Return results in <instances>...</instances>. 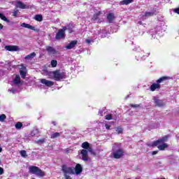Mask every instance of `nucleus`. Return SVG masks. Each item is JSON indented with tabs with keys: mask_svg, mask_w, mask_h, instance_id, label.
Listing matches in <instances>:
<instances>
[{
	"mask_svg": "<svg viewBox=\"0 0 179 179\" xmlns=\"http://www.w3.org/2000/svg\"><path fill=\"white\" fill-rule=\"evenodd\" d=\"M134 51H138L139 52V51H141V49L139 48H137L134 49Z\"/></svg>",
	"mask_w": 179,
	"mask_h": 179,
	"instance_id": "51",
	"label": "nucleus"
},
{
	"mask_svg": "<svg viewBox=\"0 0 179 179\" xmlns=\"http://www.w3.org/2000/svg\"><path fill=\"white\" fill-rule=\"evenodd\" d=\"M2 29H3V25H2V24H0V30H2Z\"/></svg>",
	"mask_w": 179,
	"mask_h": 179,
	"instance_id": "53",
	"label": "nucleus"
},
{
	"mask_svg": "<svg viewBox=\"0 0 179 179\" xmlns=\"http://www.w3.org/2000/svg\"><path fill=\"white\" fill-rule=\"evenodd\" d=\"M2 152V147H1V144H0V153Z\"/></svg>",
	"mask_w": 179,
	"mask_h": 179,
	"instance_id": "55",
	"label": "nucleus"
},
{
	"mask_svg": "<svg viewBox=\"0 0 179 179\" xmlns=\"http://www.w3.org/2000/svg\"><path fill=\"white\" fill-rule=\"evenodd\" d=\"M112 152L114 159H121L124 156V150L121 148V143H115L113 145Z\"/></svg>",
	"mask_w": 179,
	"mask_h": 179,
	"instance_id": "1",
	"label": "nucleus"
},
{
	"mask_svg": "<svg viewBox=\"0 0 179 179\" xmlns=\"http://www.w3.org/2000/svg\"><path fill=\"white\" fill-rule=\"evenodd\" d=\"M129 115L131 116L134 115V111H130Z\"/></svg>",
	"mask_w": 179,
	"mask_h": 179,
	"instance_id": "52",
	"label": "nucleus"
},
{
	"mask_svg": "<svg viewBox=\"0 0 179 179\" xmlns=\"http://www.w3.org/2000/svg\"><path fill=\"white\" fill-rule=\"evenodd\" d=\"M0 138H1V134H0Z\"/></svg>",
	"mask_w": 179,
	"mask_h": 179,
	"instance_id": "59",
	"label": "nucleus"
},
{
	"mask_svg": "<svg viewBox=\"0 0 179 179\" xmlns=\"http://www.w3.org/2000/svg\"><path fill=\"white\" fill-rule=\"evenodd\" d=\"M53 76L55 78V80H61V79H65L66 78V75L64 72L61 71H55L52 72Z\"/></svg>",
	"mask_w": 179,
	"mask_h": 179,
	"instance_id": "4",
	"label": "nucleus"
},
{
	"mask_svg": "<svg viewBox=\"0 0 179 179\" xmlns=\"http://www.w3.org/2000/svg\"><path fill=\"white\" fill-rule=\"evenodd\" d=\"M155 15H157V10L156 8H153L151 12H146L143 16L150 17L151 16H155Z\"/></svg>",
	"mask_w": 179,
	"mask_h": 179,
	"instance_id": "14",
	"label": "nucleus"
},
{
	"mask_svg": "<svg viewBox=\"0 0 179 179\" xmlns=\"http://www.w3.org/2000/svg\"><path fill=\"white\" fill-rule=\"evenodd\" d=\"M13 83L15 85H19V83H20V76L19 75L15 76V78L13 80Z\"/></svg>",
	"mask_w": 179,
	"mask_h": 179,
	"instance_id": "25",
	"label": "nucleus"
},
{
	"mask_svg": "<svg viewBox=\"0 0 179 179\" xmlns=\"http://www.w3.org/2000/svg\"><path fill=\"white\" fill-rule=\"evenodd\" d=\"M52 124H54V125L55 126V125H57V122H55V121H52Z\"/></svg>",
	"mask_w": 179,
	"mask_h": 179,
	"instance_id": "54",
	"label": "nucleus"
},
{
	"mask_svg": "<svg viewBox=\"0 0 179 179\" xmlns=\"http://www.w3.org/2000/svg\"><path fill=\"white\" fill-rule=\"evenodd\" d=\"M12 62H7L5 64V67L7 68V69H10V65Z\"/></svg>",
	"mask_w": 179,
	"mask_h": 179,
	"instance_id": "40",
	"label": "nucleus"
},
{
	"mask_svg": "<svg viewBox=\"0 0 179 179\" xmlns=\"http://www.w3.org/2000/svg\"><path fill=\"white\" fill-rule=\"evenodd\" d=\"M167 79H170V78L167 77V76H163L161 77L159 79H158L156 82L157 84H159L162 83V82H164V80H167Z\"/></svg>",
	"mask_w": 179,
	"mask_h": 179,
	"instance_id": "24",
	"label": "nucleus"
},
{
	"mask_svg": "<svg viewBox=\"0 0 179 179\" xmlns=\"http://www.w3.org/2000/svg\"><path fill=\"white\" fill-rule=\"evenodd\" d=\"M62 171L64 174V178L72 179L70 176L75 174V168L72 166H68L66 164H64L62 166Z\"/></svg>",
	"mask_w": 179,
	"mask_h": 179,
	"instance_id": "2",
	"label": "nucleus"
},
{
	"mask_svg": "<svg viewBox=\"0 0 179 179\" xmlns=\"http://www.w3.org/2000/svg\"><path fill=\"white\" fill-rule=\"evenodd\" d=\"M29 172L31 173V174H35V176H37V177H39L40 178L45 176V173L44 171L35 166H30L29 167Z\"/></svg>",
	"mask_w": 179,
	"mask_h": 179,
	"instance_id": "3",
	"label": "nucleus"
},
{
	"mask_svg": "<svg viewBox=\"0 0 179 179\" xmlns=\"http://www.w3.org/2000/svg\"><path fill=\"white\" fill-rule=\"evenodd\" d=\"M20 155L22 157H27V153L26 152V150H21Z\"/></svg>",
	"mask_w": 179,
	"mask_h": 179,
	"instance_id": "38",
	"label": "nucleus"
},
{
	"mask_svg": "<svg viewBox=\"0 0 179 179\" xmlns=\"http://www.w3.org/2000/svg\"><path fill=\"white\" fill-rule=\"evenodd\" d=\"M106 120H107L108 121H110V120H117V117L113 118V115L111 114H108L106 115Z\"/></svg>",
	"mask_w": 179,
	"mask_h": 179,
	"instance_id": "33",
	"label": "nucleus"
},
{
	"mask_svg": "<svg viewBox=\"0 0 179 179\" xmlns=\"http://www.w3.org/2000/svg\"><path fill=\"white\" fill-rule=\"evenodd\" d=\"M46 51L49 55H55L58 52L57 50L52 46H46Z\"/></svg>",
	"mask_w": 179,
	"mask_h": 179,
	"instance_id": "10",
	"label": "nucleus"
},
{
	"mask_svg": "<svg viewBox=\"0 0 179 179\" xmlns=\"http://www.w3.org/2000/svg\"><path fill=\"white\" fill-rule=\"evenodd\" d=\"M116 132H117V134H122V128L117 127L116 129Z\"/></svg>",
	"mask_w": 179,
	"mask_h": 179,
	"instance_id": "42",
	"label": "nucleus"
},
{
	"mask_svg": "<svg viewBox=\"0 0 179 179\" xmlns=\"http://www.w3.org/2000/svg\"><path fill=\"white\" fill-rule=\"evenodd\" d=\"M89 151L87 150H81V156H82V160L83 162H87L89 160V155H87V152Z\"/></svg>",
	"mask_w": 179,
	"mask_h": 179,
	"instance_id": "11",
	"label": "nucleus"
},
{
	"mask_svg": "<svg viewBox=\"0 0 179 179\" xmlns=\"http://www.w3.org/2000/svg\"><path fill=\"white\" fill-rule=\"evenodd\" d=\"M173 12L175 13H178V15H179V7L178 8H176L173 10Z\"/></svg>",
	"mask_w": 179,
	"mask_h": 179,
	"instance_id": "45",
	"label": "nucleus"
},
{
	"mask_svg": "<svg viewBox=\"0 0 179 179\" xmlns=\"http://www.w3.org/2000/svg\"><path fill=\"white\" fill-rule=\"evenodd\" d=\"M35 20L37 22H43V15H36L34 17Z\"/></svg>",
	"mask_w": 179,
	"mask_h": 179,
	"instance_id": "29",
	"label": "nucleus"
},
{
	"mask_svg": "<svg viewBox=\"0 0 179 179\" xmlns=\"http://www.w3.org/2000/svg\"><path fill=\"white\" fill-rule=\"evenodd\" d=\"M101 33V31H98L97 34H100Z\"/></svg>",
	"mask_w": 179,
	"mask_h": 179,
	"instance_id": "56",
	"label": "nucleus"
},
{
	"mask_svg": "<svg viewBox=\"0 0 179 179\" xmlns=\"http://www.w3.org/2000/svg\"><path fill=\"white\" fill-rule=\"evenodd\" d=\"M136 58L137 61H142L143 59H145L146 56L145 55H143L142 57H141V56H139V54H138L136 56Z\"/></svg>",
	"mask_w": 179,
	"mask_h": 179,
	"instance_id": "31",
	"label": "nucleus"
},
{
	"mask_svg": "<svg viewBox=\"0 0 179 179\" xmlns=\"http://www.w3.org/2000/svg\"><path fill=\"white\" fill-rule=\"evenodd\" d=\"M0 19H1V20H3V22H6V23L10 22V20L9 19H8L6 17V16H5V15H3V13H0Z\"/></svg>",
	"mask_w": 179,
	"mask_h": 179,
	"instance_id": "23",
	"label": "nucleus"
},
{
	"mask_svg": "<svg viewBox=\"0 0 179 179\" xmlns=\"http://www.w3.org/2000/svg\"><path fill=\"white\" fill-rule=\"evenodd\" d=\"M0 43H2V40L0 38Z\"/></svg>",
	"mask_w": 179,
	"mask_h": 179,
	"instance_id": "58",
	"label": "nucleus"
},
{
	"mask_svg": "<svg viewBox=\"0 0 179 179\" xmlns=\"http://www.w3.org/2000/svg\"><path fill=\"white\" fill-rule=\"evenodd\" d=\"M17 8H20V9H26V5L22 1H17L16 3Z\"/></svg>",
	"mask_w": 179,
	"mask_h": 179,
	"instance_id": "22",
	"label": "nucleus"
},
{
	"mask_svg": "<svg viewBox=\"0 0 179 179\" xmlns=\"http://www.w3.org/2000/svg\"><path fill=\"white\" fill-rule=\"evenodd\" d=\"M134 0H123L121 1L122 5H129V3H132Z\"/></svg>",
	"mask_w": 179,
	"mask_h": 179,
	"instance_id": "28",
	"label": "nucleus"
},
{
	"mask_svg": "<svg viewBox=\"0 0 179 179\" xmlns=\"http://www.w3.org/2000/svg\"><path fill=\"white\" fill-rule=\"evenodd\" d=\"M106 129H110V128H111V126L110 124H105Z\"/></svg>",
	"mask_w": 179,
	"mask_h": 179,
	"instance_id": "47",
	"label": "nucleus"
},
{
	"mask_svg": "<svg viewBox=\"0 0 179 179\" xmlns=\"http://www.w3.org/2000/svg\"><path fill=\"white\" fill-rule=\"evenodd\" d=\"M8 92H10V93H13V94H15V93H16V90L15 88H11L8 90Z\"/></svg>",
	"mask_w": 179,
	"mask_h": 179,
	"instance_id": "43",
	"label": "nucleus"
},
{
	"mask_svg": "<svg viewBox=\"0 0 179 179\" xmlns=\"http://www.w3.org/2000/svg\"><path fill=\"white\" fill-rule=\"evenodd\" d=\"M20 73L22 79H24V78H26V73H27V70L26 69V67L24 66H22V67L20 69Z\"/></svg>",
	"mask_w": 179,
	"mask_h": 179,
	"instance_id": "18",
	"label": "nucleus"
},
{
	"mask_svg": "<svg viewBox=\"0 0 179 179\" xmlns=\"http://www.w3.org/2000/svg\"><path fill=\"white\" fill-rule=\"evenodd\" d=\"M156 89H160V84L153 83V84L150 86V90H151V92H155V90H156Z\"/></svg>",
	"mask_w": 179,
	"mask_h": 179,
	"instance_id": "21",
	"label": "nucleus"
},
{
	"mask_svg": "<svg viewBox=\"0 0 179 179\" xmlns=\"http://www.w3.org/2000/svg\"><path fill=\"white\" fill-rule=\"evenodd\" d=\"M152 156H155V155H157V151H153L152 152Z\"/></svg>",
	"mask_w": 179,
	"mask_h": 179,
	"instance_id": "49",
	"label": "nucleus"
},
{
	"mask_svg": "<svg viewBox=\"0 0 179 179\" xmlns=\"http://www.w3.org/2000/svg\"><path fill=\"white\" fill-rule=\"evenodd\" d=\"M3 174V168L0 167V176H2Z\"/></svg>",
	"mask_w": 179,
	"mask_h": 179,
	"instance_id": "46",
	"label": "nucleus"
},
{
	"mask_svg": "<svg viewBox=\"0 0 179 179\" xmlns=\"http://www.w3.org/2000/svg\"><path fill=\"white\" fill-rule=\"evenodd\" d=\"M38 129H34V130L31 131V136H35V135H38Z\"/></svg>",
	"mask_w": 179,
	"mask_h": 179,
	"instance_id": "36",
	"label": "nucleus"
},
{
	"mask_svg": "<svg viewBox=\"0 0 179 179\" xmlns=\"http://www.w3.org/2000/svg\"><path fill=\"white\" fill-rule=\"evenodd\" d=\"M152 100L154 101L155 106H157V107H163L166 106V103H164L163 100L159 99V97L157 96H153Z\"/></svg>",
	"mask_w": 179,
	"mask_h": 179,
	"instance_id": "8",
	"label": "nucleus"
},
{
	"mask_svg": "<svg viewBox=\"0 0 179 179\" xmlns=\"http://www.w3.org/2000/svg\"><path fill=\"white\" fill-rule=\"evenodd\" d=\"M5 50H6L7 51H11V52L19 51V46H17V45H6Z\"/></svg>",
	"mask_w": 179,
	"mask_h": 179,
	"instance_id": "12",
	"label": "nucleus"
},
{
	"mask_svg": "<svg viewBox=\"0 0 179 179\" xmlns=\"http://www.w3.org/2000/svg\"><path fill=\"white\" fill-rule=\"evenodd\" d=\"M36 57V52H32L25 57V59H33Z\"/></svg>",
	"mask_w": 179,
	"mask_h": 179,
	"instance_id": "26",
	"label": "nucleus"
},
{
	"mask_svg": "<svg viewBox=\"0 0 179 179\" xmlns=\"http://www.w3.org/2000/svg\"><path fill=\"white\" fill-rule=\"evenodd\" d=\"M63 30L66 31L68 30L69 33H73V25L72 24H69L63 27Z\"/></svg>",
	"mask_w": 179,
	"mask_h": 179,
	"instance_id": "17",
	"label": "nucleus"
},
{
	"mask_svg": "<svg viewBox=\"0 0 179 179\" xmlns=\"http://www.w3.org/2000/svg\"><path fill=\"white\" fill-rule=\"evenodd\" d=\"M22 127H23V124H22V122H17L15 124L16 129H22Z\"/></svg>",
	"mask_w": 179,
	"mask_h": 179,
	"instance_id": "32",
	"label": "nucleus"
},
{
	"mask_svg": "<svg viewBox=\"0 0 179 179\" xmlns=\"http://www.w3.org/2000/svg\"><path fill=\"white\" fill-rule=\"evenodd\" d=\"M5 120H6V115L5 114L0 115V122H5Z\"/></svg>",
	"mask_w": 179,
	"mask_h": 179,
	"instance_id": "34",
	"label": "nucleus"
},
{
	"mask_svg": "<svg viewBox=\"0 0 179 179\" xmlns=\"http://www.w3.org/2000/svg\"><path fill=\"white\" fill-rule=\"evenodd\" d=\"M13 16H17V11L13 12Z\"/></svg>",
	"mask_w": 179,
	"mask_h": 179,
	"instance_id": "50",
	"label": "nucleus"
},
{
	"mask_svg": "<svg viewBox=\"0 0 179 179\" xmlns=\"http://www.w3.org/2000/svg\"><path fill=\"white\" fill-rule=\"evenodd\" d=\"M82 148L85 150H88L92 155L96 156V152L93 151V149L90 147V144L88 142L85 141L83 143Z\"/></svg>",
	"mask_w": 179,
	"mask_h": 179,
	"instance_id": "7",
	"label": "nucleus"
},
{
	"mask_svg": "<svg viewBox=\"0 0 179 179\" xmlns=\"http://www.w3.org/2000/svg\"><path fill=\"white\" fill-rule=\"evenodd\" d=\"M130 107H131L132 108H138L141 107V105L131 103Z\"/></svg>",
	"mask_w": 179,
	"mask_h": 179,
	"instance_id": "41",
	"label": "nucleus"
},
{
	"mask_svg": "<svg viewBox=\"0 0 179 179\" xmlns=\"http://www.w3.org/2000/svg\"><path fill=\"white\" fill-rule=\"evenodd\" d=\"M87 44H90V43H94V41L92 39H90V38H87L85 40Z\"/></svg>",
	"mask_w": 179,
	"mask_h": 179,
	"instance_id": "44",
	"label": "nucleus"
},
{
	"mask_svg": "<svg viewBox=\"0 0 179 179\" xmlns=\"http://www.w3.org/2000/svg\"><path fill=\"white\" fill-rule=\"evenodd\" d=\"M140 54H141V55H143V51L141 50V51L140 52Z\"/></svg>",
	"mask_w": 179,
	"mask_h": 179,
	"instance_id": "57",
	"label": "nucleus"
},
{
	"mask_svg": "<svg viewBox=\"0 0 179 179\" xmlns=\"http://www.w3.org/2000/svg\"><path fill=\"white\" fill-rule=\"evenodd\" d=\"M154 31L155 34H151L154 38H159V37L163 36V29H162V27H157L154 31H151V33H153Z\"/></svg>",
	"mask_w": 179,
	"mask_h": 179,
	"instance_id": "5",
	"label": "nucleus"
},
{
	"mask_svg": "<svg viewBox=\"0 0 179 179\" xmlns=\"http://www.w3.org/2000/svg\"><path fill=\"white\" fill-rule=\"evenodd\" d=\"M56 40H62L65 38V31L63 29H59L55 36Z\"/></svg>",
	"mask_w": 179,
	"mask_h": 179,
	"instance_id": "9",
	"label": "nucleus"
},
{
	"mask_svg": "<svg viewBox=\"0 0 179 179\" xmlns=\"http://www.w3.org/2000/svg\"><path fill=\"white\" fill-rule=\"evenodd\" d=\"M99 16H100V13H97L94 14L92 17V20H94V22H96V20H97V19H99Z\"/></svg>",
	"mask_w": 179,
	"mask_h": 179,
	"instance_id": "35",
	"label": "nucleus"
},
{
	"mask_svg": "<svg viewBox=\"0 0 179 179\" xmlns=\"http://www.w3.org/2000/svg\"><path fill=\"white\" fill-rule=\"evenodd\" d=\"M58 62H57V60H52L51 61V65L52 68H55V66H57Z\"/></svg>",
	"mask_w": 179,
	"mask_h": 179,
	"instance_id": "37",
	"label": "nucleus"
},
{
	"mask_svg": "<svg viewBox=\"0 0 179 179\" xmlns=\"http://www.w3.org/2000/svg\"><path fill=\"white\" fill-rule=\"evenodd\" d=\"M41 83L43 85H45V86H48V87L54 86V83L52 81L48 80L46 79H41Z\"/></svg>",
	"mask_w": 179,
	"mask_h": 179,
	"instance_id": "16",
	"label": "nucleus"
},
{
	"mask_svg": "<svg viewBox=\"0 0 179 179\" xmlns=\"http://www.w3.org/2000/svg\"><path fill=\"white\" fill-rule=\"evenodd\" d=\"M114 19H115V17L114 16V13H110L109 14H108L107 20L108 23H113Z\"/></svg>",
	"mask_w": 179,
	"mask_h": 179,
	"instance_id": "20",
	"label": "nucleus"
},
{
	"mask_svg": "<svg viewBox=\"0 0 179 179\" xmlns=\"http://www.w3.org/2000/svg\"><path fill=\"white\" fill-rule=\"evenodd\" d=\"M83 170V168L82 167V165L80 164H77L76 167L74 168V174L76 173L77 176L80 174L82 173V171Z\"/></svg>",
	"mask_w": 179,
	"mask_h": 179,
	"instance_id": "13",
	"label": "nucleus"
},
{
	"mask_svg": "<svg viewBox=\"0 0 179 179\" xmlns=\"http://www.w3.org/2000/svg\"><path fill=\"white\" fill-rule=\"evenodd\" d=\"M78 44V41H72L70 43L66 45L65 48L67 50H72V48H75L76 45Z\"/></svg>",
	"mask_w": 179,
	"mask_h": 179,
	"instance_id": "15",
	"label": "nucleus"
},
{
	"mask_svg": "<svg viewBox=\"0 0 179 179\" xmlns=\"http://www.w3.org/2000/svg\"><path fill=\"white\" fill-rule=\"evenodd\" d=\"M21 27H24L25 29H29L30 30H34V31H36L34 27L30 25L29 24H27L25 22L21 24Z\"/></svg>",
	"mask_w": 179,
	"mask_h": 179,
	"instance_id": "19",
	"label": "nucleus"
},
{
	"mask_svg": "<svg viewBox=\"0 0 179 179\" xmlns=\"http://www.w3.org/2000/svg\"><path fill=\"white\" fill-rule=\"evenodd\" d=\"M167 139H168L167 136H165L162 138H159L157 141H155L151 143V144H149L148 146H151V148H155V146H159V145H160L161 143L166 142L167 141Z\"/></svg>",
	"mask_w": 179,
	"mask_h": 179,
	"instance_id": "6",
	"label": "nucleus"
},
{
	"mask_svg": "<svg viewBox=\"0 0 179 179\" xmlns=\"http://www.w3.org/2000/svg\"><path fill=\"white\" fill-rule=\"evenodd\" d=\"M99 114L101 115V117H103V110H99Z\"/></svg>",
	"mask_w": 179,
	"mask_h": 179,
	"instance_id": "48",
	"label": "nucleus"
},
{
	"mask_svg": "<svg viewBox=\"0 0 179 179\" xmlns=\"http://www.w3.org/2000/svg\"><path fill=\"white\" fill-rule=\"evenodd\" d=\"M169 145H167V143H164L162 145H158V149L159 150H164L166 148H168Z\"/></svg>",
	"mask_w": 179,
	"mask_h": 179,
	"instance_id": "27",
	"label": "nucleus"
},
{
	"mask_svg": "<svg viewBox=\"0 0 179 179\" xmlns=\"http://www.w3.org/2000/svg\"><path fill=\"white\" fill-rule=\"evenodd\" d=\"M45 142V138H42L36 141V143H38V145H40L41 143H44Z\"/></svg>",
	"mask_w": 179,
	"mask_h": 179,
	"instance_id": "39",
	"label": "nucleus"
},
{
	"mask_svg": "<svg viewBox=\"0 0 179 179\" xmlns=\"http://www.w3.org/2000/svg\"><path fill=\"white\" fill-rule=\"evenodd\" d=\"M59 136H61V133L55 132L51 135V138L55 139L56 138H58Z\"/></svg>",
	"mask_w": 179,
	"mask_h": 179,
	"instance_id": "30",
	"label": "nucleus"
}]
</instances>
